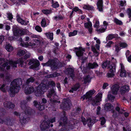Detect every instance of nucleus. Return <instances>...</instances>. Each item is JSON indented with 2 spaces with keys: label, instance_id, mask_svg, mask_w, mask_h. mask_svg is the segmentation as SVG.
<instances>
[{
  "label": "nucleus",
  "instance_id": "obj_51",
  "mask_svg": "<svg viewBox=\"0 0 131 131\" xmlns=\"http://www.w3.org/2000/svg\"><path fill=\"white\" fill-rule=\"evenodd\" d=\"M107 97L108 99L111 102L113 101V100H114V99L115 98L114 96H113L111 94L108 95L107 96Z\"/></svg>",
  "mask_w": 131,
  "mask_h": 131
},
{
  "label": "nucleus",
  "instance_id": "obj_45",
  "mask_svg": "<svg viewBox=\"0 0 131 131\" xmlns=\"http://www.w3.org/2000/svg\"><path fill=\"white\" fill-rule=\"evenodd\" d=\"M116 110L119 113L122 114L123 113V110L122 108L121 109L119 106L116 107Z\"/></svg>",
  "mask_w": 131,
  "mask_h": 131
},
{
  "label": "nucleus",
  "instance_id": "obj_57",
  "mask_svg": "<svg viewBox=\"0 0 131 131\" xmlns=\"http://www.w3.org/2000/svg\"><path fill=\"white\" fill-rule=\"evenodd\" d=\"M113 43L112 41H109L106 45V47H111V45L113 44Z\"/></svg>",
  "mask_w": 131,
  "mask_h": 131
},
{
  "label": "nucleus",
  "instance_id": "obj_10",
  "mask_svg": "<svg viewBox=\"0 0 131 131\" xmlns=\"http://www.w3.org/2000/svg\"><path fill=\"white\" fill-rule=\"evenodd\" d=\"M50 120L46 119L43 121L40 125L41 130H44L50 127Z\"/></svg>",
  "mask_w": 131,
  "mask_h": 131
},
{
  "label": "nucleus",
  "instance_id": "obj_60",
  "mask_svg": "<svg viewBox=\"0 0 131 131\" xmlns=\"http://www.w3.org/2000/svg\"><path fill=\"white\" fill-rule=\"evenodd\" d=\"M99 25V21L97 20L96 21V22L95 24L94 25V27L95 28H98Z\"/></svg>",
  "mask_w": 131,
  "mask_h": 131
},
{
  "label": "nucleus",
  "instance_id": "obj_31",
  "mask_svg": "<svg viewBox=\"0 0 131 131\" xmlns=\"http://www.w3.org/2000/svg\"><path fill=\"white\" fill-rule=\"evenodd\" d=\"M86 123H88V125L89 127L92 126L95 123L94 121L92 120L91 118H88L86 120Z\"/></svg>",
  "mask_w": 131,
  "mask_h": 131
},
{
  "label": "nucleus",
  "instance_id": "obj_41",
  "mask_svg": "<svg viewBox=\"0 0 131 131\" xmlns=\"http://www.w3.org/2000/svg\"><path fill=\"white\" fill-rule=\"evenodd\" d=\"M114 21L117 25H121L123 24V23L121 21L118 20L116 18H115L114 19Z\"/></svg>",
  "mask_w": 131,
  "mask_h": 131
},
{
  "label": "nucleus",
  "instance_id": "obj_58",
  "mask_svg": "<svg viewBox=\"0 0 131 131\" xmlns=\"http://www.w3.org/2000/svg\"><path fill=\"white\" fill-rule=\"evenodd\" d=\"M7 17L9 20L12 19L13 18V16L10 13H9L7 14Z\"/></svg>",
  "mask_w": 131,
  "mask_h": 131
},
{
  "label": "nucleus",
  "instance_id": "obj_56",
  "mask_svg": "<svg viewBox=\"0 0 131 131\" xmlns=\"http://www.w3.org/2000/svg\"><path fill=\"white\" fill-rule=\"evenodd\" d=\"M119 45L120 47L124 48L127 46V44L125 43L122 42L119 43Z\"/></svg>",
  "mask_w": 131,
  "mask_h": 131
},
{
  "label": "nucleus",
  "instance_id": "obj_18",
  "mask_svg": "<svg viewBox=\"0 0 131 131\" xmlns=\"http://www.w3.org/2000/svg\"><path fill=\"white\" fill-rule=\"evenodd\" d=\"M84 27L88 29L89 32L91 34L92 32V24L91 23L90 21L87 23H85L84 24Z\"/></svg>",
  "mask_w": 131,
  "mask_h": 131
},
{
  "label": "nucleus",
  "instance_id": "obj_25",
  "mask_svg": "<svg viewBox=\"0 0 131 131\" xmlns=\"http://www.w3.org/2000/svg\"><path fill=\"white\" fill-rule=\"evenodd\" d=\"M120 65L121 68L120 75L121 77H125L126 75V71L124 69V67L122 64H121Z\"/></svg>",
  "mask_w": 131,
  "mask_h": 131
},
{
  "label": "nucleus",
  "instance_id": "obj_36",
  "mask_svg": "<svg viewBox=\"0 0 131 131\" xmlns=\"http://www.w3.org/2000/svg\"><path fill=\"white\" fill-rule=\"evenodd\" d=\"M83 8L88 10H92L93 9V7L92 6L88 5H85L83 7Z\"/></svg>",
  "mask_w": 131,
  "mask_h": 131
},
{
  "label": "nucleus",
  "instance_id": "obj_4",
  "mask_svg": "<svg viewBox=\"0 0 131 131\" xmlns=\"http://www.w3.org/2000/svg\"><path fill=\"white\" fill-rule=\"evenodd\" d=\"M47 100L45 98L42 99V102L41 103L37 101H34L33 102L34 106L40 111L44 109V104L47 103Z\"/></svg>",
  "mask_w": 131,
  "mask_h": 131
},
{
  "label": "nucleus",
  "instance_id": "obj_40",
  "mask_svg": "<svg viewBox=\"0 0 131 131\" xmlns=\"http://www.w3.org/2000/svg\"><path fill=\"white\" fill-rule=\"evenodd\" d=\"M63 18V17L62 16L60 15L54 17V19L57 21L59 20H62Z\"/></svg>",
  "mask_w": 131,
  "mask_h": 131
},
{
  "label": "nucleus",
  "instance_id": "obj_8",
  "mask_svg": "<svg viewBox=\"0 0 131 131\" xmlns=\"http://www.w3.org/2000/svg\"><path fill=\"white\" fill-rule=\"evenodd\" d=\"M102 94L100 93L98 94L93 99L92 101V104L94 106L98 105L99 103L101 101Z\"/></svg>",
  "mask_w": 131,
  "mask_h": 131
},
{
  "label": "nucleus",
  "instance_id": "obj_21",
  "mask_svg": "<svg viewBox=\"0 0 131 131\" xmlns=\"http://www.w3.org/2000/svg\"><path fill=\"white\" fill-rule=\"evenodd\" d=\"M103 24L104 27V28H102L100 29H97L96 30L99 33H101L104 32L106 29L107 26L108 25V23L106 21H104L103 22Z\"/></svg>",
  "mask_w": 131,
  "mask_h": 131
},
{
  "label": "nucleus",
  "instance_id": "obj_17",
  "mask_svg": "<svg viewBox=\"0 0 131 131\" xmlns=\"http://www.w3.org/2000/svg\"><path fill=\"white\" fill-rule=\"evenodd\" d=\"M76 49L78 50L76 52V55L78 57L82 56L83 54V51L84 52L85 51V49L81 47L77 48Z\"/></svg>",
  "mask_w": 131,
  "mask_h": 131
},
{
  "label": "nucleus",
  "instance_id": "obj_43",
  "mask_svg": "<svg viewBox=\"0 0 131 131\" xmlns=\"http://www.w3.org/2000/svg\"><path fill=\"white\" fill-rule=\"evenodd\" d=\"M26 52V50H20L18 52L17 54L20 57L25 54Z\"/></svg>",
  "mask_w": 131,
  "mask_h": 131
},
{
  "label": "nucleus",
  "instance_id": "obj_62",
  "mask_svg": "<svg viewBox=\"0 0 131 131\" xmlns=\"http://www.w3.org/2000/svg\"><path fill=\"white\" fill-rule=\"evenodd\" d=\"M4 37L3 36H0V44H1L3 41L4 40Z\"/></svg>",
  "mask_w": 131,
  "mask_h": 131
},
{
  "label": "nucleus",
  "instance_id": "obj_42",
  "mask_svg": "<svg viewBox=\"0 0 131 131\" xmlns=\"http://www.w3.org/2000/svg\"><path fill=\"white\" fill-rule=\"evenodd\" d=\"M51 3L52 4V6L54 8H56L59 6V4H58L57 2H56L54 3V1L53 0H51Z\"/></svg>",
  "mask_w": 131,
  "mask_h": 131
},
{
  "label": "nucleus",
  "instance_id": "obj_39",
  "mask_svg": "<svg viewBox=\"0 0 131 131\" xmlns=\"http://www.w3.org/2000/svg\"><path fill=\"white\" fill-rule=\"evenodd\" d=\"M41 26L42 27H45L46 25V19L45 18H43L42 19V20L40 23Z\"/></svg>",
  "mask_w": 131,
  "mask_h": 131
},
{
  "label": "nucleus",
  "instance_id": "obj_44",
  "mask_svg": "<svg viewBox=\"0 0 131 131\" xmlns=\"http://www.w3.org/2000/svg\"><path fill=\"white\" fill-rule=\"evenodd\" d=\"M100 121L101 122V125H103L106 122L105 119L103 117L100 118Z\"/></svg>",
  "mask_w": 131,
  "mask_h": 131
},
{
  "label": "nucleus",
  "instance_id": "obj_54",
  "mask_svg": "<svg viewBox=\"0 0 131 131\" xmlns=\"http://www.w3.org/2000/svg\"><path fill=\"white\" fill-rule=\"evenodd\" d=\"M59 75V74L57 72H55L53 74H51L50 75V77H56L58 76Z\"/></svg>",
  "mask_w": 131,
  "mask_h": 131
},
{
  "label": "nucleus",
  "instance_id": "obj_1",
  "mask_svg": "<svg viewBox=\"0 0 131 131\" xmlns=\"http://www.w3.org/2000/svg\"><path fill=\"white\" fill-rule=\"evenodd\" d=\"M26 104L24 101H21L20 103L21 108L25 112V113H21L19 115L20 121L22 124H25L28 122L29 118L26 114H31L32 111L29 107L26 105Z\"/></svg>",
  "mask_w": 131,
  "mask_h": 131
},
{
  "label": "nucleus",
  "instance_id": "obj_26",
  "mask_svg": "<svg viewBox=\"0 0 131 131\" xmlns=\"http://www.w3.org/2000/svg\"><path fill=\"white\" fill-rule=\"evenodd\" d=\"M40 63L38 60L34 62V63L32 64L30 67V68L32 69H36L40 65Z\"/></svg>",
  "mask_w": 131,
  "mask_h": 131
},
{
  "label": "nucleus",
  "instance_id": "obj_46",
  "mask_svg": "<svg viewBox=\"0 0 131 131\" xmlns=\"http://www.w3.org/2000/svg\"><path fill=\"white\" fill-rule=\"evenodd\" d=\"M42 12L45 14L47 15L52 13V11L47 9L43 10H42Z\"/></svg>",
  "mask_w": 131,
  "mask_h": 131
},
{
  "label": "nucleus",
  "instance_id": "obj_12",
  "mask_svg": "<svg viewBox=\"0 0 131 131\" xmlns=\"http://www.w3.org/2000/svg\"><path fill=\"white\" fill-rule=\"evenodd\" d=\"M23 61L22 59L19 60L18 62L15 61L10 60L8 61V64H9L13 67L15 68L17 67V65L18 63L22 65L23 64Z\"/></svg>",
  "mask_w": 131,
  "mask_h": 131
},
{
  "label": "nucleus",
  "instance_id": "obj_53",
  "mask_svg": "<svg viewBox=\"0 0 131 131\" xmlns=\"http://www.w3.org/2000/svg\"><path fill=\"white\" fill-rule=\"evenodd\" d=\"M35 30L38 32H41L42 29L41 27L39 26H36L35 27Z\"/></svg>",
  "mask_w": 131,
  "mask_h": 131
},
{
  "label": "nucleus",
  "instance_id": "obj_13",
  "mask_svg": "<svg viewBox=\"0 0 131 131\" xmlns=\"http://www.w3.org/2000/svg\"><path fill=\"white\" fill-rule=\"evenodd\" d=\"M95 92V91L94 90H90L87 92L85 94L82 96V97L83 100L85 99H89L92 97Z\"/></svg>",
  "mask_w": 131,
  "mask_h": 131
},
{
  "label": "nucleus",
  "instance_id": "obj_9",
  "mask_svg": "<svg viewBox=\"0 0 131 131\" xmlns=\"http://www.w3.org/2000/svg\"><path fill=\"white\" fill-rule=\"evenodd\" d=\"M71 105V103L70 101L69 100L65 99L61 104V107L64 110H66L69 108Z\"/></svg>",
  "mask_w": 131,
  "mask_h": 131
},
{
  "label": "nucleus",
  "instance_id": "obj_47",
  "mask_svg": "<svg viewBox=\"0 0 131 131\" xmlns=\"http://www.w3.org/2000/svg\"><path fill=\"white\" fill-rule=\"evenodd\" d=\"M77 33V31L74 30L73 32H71L69 33V37L73 36L76 35Z\"/></svg>",
  "mask_w": 131,
  "mask_h": 131
},
{
  "label": "nucleus",
  "instance_id": "obj_32",
  "mask_svg": "<svg viewBox=\"0 0 131 131\" xmlns=\"http://www.w3.org/2000/svg\"><path fill=\"white\" fill-rule=\"evenodd\" d=\"M115 65L114 64H113L111 65H110L108 67L110 69V71L111 73H114L115 71Z\"/></svg>",
  "mask_w": 131,
  "mask_h": 131
},
{
  "label": "nucleus",
  "instance_id": "obj_30",
  "mask_svg": "<svg viewBox=\"0 0 131 131\" xmlns=\"http://www.w3.org/2000/svg\"><path fill=\"white\" fill-rule=\"evenodd\" d=\"M80 87V85L79 84L77 83L72 87L71 89L70 90L69 92L73 93L74 91H76Z\"/></svg>",
  "mask_w": 131,
  "mask_h": 131
},
{
  "label": "nucleus",
  "instance_id": "obj_24",
  "mask_svg": "<svg viewBox=\"0 0 131 131\" xmlns=\"http://www.w3.org/2000/svg\"><path fill=\"white\" fill-rule=\"evenodd\" d=\"M16 18L17 21L22 25H27L29 22L28 21H26L23 20L18 15L17 16Z\"/></svg>",
  "mask_w": 131,
  "mask_h": 131
},
{
  "label": "nucleus",
  "instance_id": "obj_7",
  "mask_svg": "<svg viewBox=\"0 0 131 131\" xmlns=\"http://www.w3.org/2000/svg\"><path fill=\"white\" fill-rule=\"evenodd\" d=\"M13 30L14 35L16 36L19 35L22 36L24 35L25 33V29L20 28L16 27H14Z\"/></svg>",
  "mask_w": 131,
  "mask_h": 131
},
{
  "label": "nucleus",
  "instance_id": "obj_35",
  "mask_svg": "<svg viewBox=\"0 0 131 131\" xmlns=\"http://www.w3.org/2000/svg\"><path fill=\"white\" fill-rule=\"evenodd\" d=\"M13 47L11 46L10 44H8L6 45V49L8 51L11 52L13 50Z\"/></svg>",
  "mask_w": 131,
  "mask_h": 131
},
{
  "label": "nucleus",
  "instance_id": "obj_5",
  "mask_svg": "<svg viewBox=\"0 0 131 131\" xmlns=\"http://www.w3.org/2000/svg\"><path fill=\"white\" fill-rule=\"evenodd\" d=\"M46 89V85L43 83L40 84L37 87L35 91V94L36 96L41 95L44 93L45 89Z\"/></svg>",
  "mask_w": 131,
  "mask_h": 131
},
{
  "label": "nucleus",
  "instance_id": "obj_14",
  "mask_svg": "<svg viewBox=\"0 0 131 131\" xmlns=\"http://www.w3.org/2000/svg\"><path fill=\"white\" fill-rule=\"evenodd\" d=\"M129 87L127 85H125L122 87L120 90V92L122 95H124L129 90Z\"/></svg>",
  "mask_w": 131,
  "mask_h": 131
},
{
  "label": "nucleus",
  "instance_id": "obj_15",
  "mask_svg": "<svg viewBox=\"0 0 131 131\" xmlns=\"http://www.w3.org/2000/svg\"><path fill=\"white\" fill-rule=\"evenodd\" d=\"M65 112L63 113L64 117L61 118L60 121H59V126H61L63 125H65L67 123V118L65 115Z\"/></svg>",
  "mask_w": 131,
  "mask_h": 131
},
{
  "label": "nucleus",
  "instance_id": "obj_2",
  "mask_svg": "<svg viewBox=\"0 0 131 131\" xmlns=\"http://www.w3.org/2000/svg\"><path fill=\"white\" fill-rule=\"evenodd\" d=\"M21 84V80L20 78L15 79L11 83V87L8 90L11 97L14 96L15 94L18 92L20 89V85Z\"/></svg>",
  "mask_w": 131,
  "mask_h": 131
},
{
  "label": "nucleus",
  "instance_id": "obj_55",
  "mask_svg": "<svg viewBox=\"0 0 131 131\" xmlns=\"http://www.w3.org/2000/svg\"><path fill=\"white\" fill-rule=\"evenodd\" d=\"M72 10L73 11H75V12L78 11L81 14L82 13L81 10L79 9L77 7H75L72 9Z\"/></svg>",
  "mask_w": 131,
  "mask_h": 131
},
{
  "label": "nucleus",
  "instance_id": "obj_23",
  "mask_svg": "<svg viewBox=\"0 0 131 131\" xmlns=\"http://www.w3.org/2000/svg\"><path fill=\"white\" fill-rule=\"evenodd\" d=\"M98 66V65L96 62H94L93 63H89L87 66V68L89 69H93L97 68Z\"/></svg>",
  "mask_w": 131,
  "mask_h": 131
},
{
  "label": "nucleus",
  "instance_id": "obj_16",
  "mask_svg": "<svg viewBox=\"0 0 131 131\" xmlns=\"http://www.w3.org/2000/svg\"><path fill=\"white\" fill-rule=\"evenodd\" d=\"M119 88V86L118 84H115L111 88L112 93L114 95L117 94Z\"/></svg>",
  "mask_w": 131,
  "mask_h": 131
},
{
  "label": "nucleus",
  "instance_id": "obj_6",
  "mask_svg": "<svg viewBox=\"0 0 131 131\" xmlns=\"http://www.w3.org/2000/svg\"><path fill=\"white\" fill-rule=\"evenodd\" d=\"M8 65V60L3 58H0V70H4V69L5 67L6 69H9L10 67Z\"/></svg>",
  "mask_w": 131,
  "mask_h": 131
},
{
  "label": "nucleus",
  "instance_id": "obj_20",
  "mask_svg": "<svg viewBox=\"0 0 131 131\" xmlns=\"http://www.w3.org/2000/svg\"><path fill=\"white\" fill-rule=\"evenodd\" d=\"M4 106L9 108H13L15 107V105L10 102L6 101L3 104Z\"/></svg>",
  "mask_w": 131,
  "mask_h": 131
},
{
  "label": "nucleus",
  "instance_id": "obj_22",
  "mask_svg": "<svg viewBox=\"0 0 131 131\" xmlns=\"http://www.w3.org/2000/svg\"><path fill=\"white\" fill-rule=\"evenodd\" d=\"M67 74L73 79L75 77V74L74 72V70L71 68H68L67 69Z\"/></svg>",
  "mask_w": 131,
  "mask_h": 131
},
{
  "label": "nucleus",
  "instance_id": "obj_38",
  "mask_svg": "<svg viewBox=\"0 0 131 131\" xmlns=\"http://www.w3.org/2000/svg\"><path fill=\"white\" fill-rule=\"evenodd\" d=\"M7 86L4 84L2 85L0 88V90L3 92H6L7 90Z\"/></svg>",
  "mask_w": 131,
  "mask_h": 131
},
{
  "label": "nucleus",
  "instance_id": "obj_19",
  "mask_svg": "<svg viewBox=\"0 0 131 131\" xmlns=\"http://www.w3.org/2000/svg\"><path fill=\"white\" fill-rule=\"evenodd\" d=\"M34 90L32 86H27L25 88V92L26 94H29L33 92Z\"/></svg>",
  "mask_w": 131,
  "mask_h": 131
},
{
  "label": "nucleus",
  "instance_id": "obj_48",
  "mask_svg": "<svg viewBox=\"0 0 131 131\" xmlns=\"http://www.w3.org/2000/svg\"><path fill=\"white\" fill-rule=\"evenodd\" d=\"M114 37V35L113 34H110L106 38L107 40H110L112 39Z\"/></svg>",
  "mask_w": 131,
  "mask_h": 131
},
{
  "label": "nucleus",
  "instance_id": "obj_61",
  "mask_svg": "<svg viewBox=\"0 0 131 131\" xmlns=\"http://www.w3.org/2000/svg\"><path fill=\"white\" fill-rule=\"evenodd\" d=\"M81 118L83 125H85L86 124V121L85 118L84 117H82Z\"/></svg>",
  "mask_w": 131,
  "mask_h": 131
},
{
  "label": "nucleus",
  "instance_id": "obj_52",
  "mask_svg": "<svg viewBox=\"0 0 131 131\" xmlns=\"http://www.w3.org/2000/svg\"><path fill=\"white\" fill-rule=\"evenodd\" d=\"M114 48H115V51L116 53L118 52L121 49L120 47L117 45H115L114 47Z\"/></svg>",
  "mask_w": 131,
  "mask_h": 131
},
{
  "label": "nucleus",
  "instance_id": "obj_37",
  "mask_svg": "<svg viewBox=\"0 0 131 131\" xmlns=\"http://www.w3.org/2000/svg\"><path fill=\"white\" fill-rule=\"evenodd\" d=\"M35 80L34 78L31 77L28 79L26 81V83L27 84H29L30 83H32Z\"/></svg>",
  "mask_w": 131,
  "mask_h": 131
},
{
  "label": "nucleus",
  "instance_id": "obj_63",
  "mask_svg": "<svg viewBox=\"0 0 131 131\" xmlns=\"http://www.w3.org/2000/svg\"><path fill=\"white\" fill-rule=\"evenodd\" d=\"M127 13L129 16V17H131V9L128 8L127 10Z\"/></svg>",
  "mask_w": 131,
  "mask_h": 131
},
{
  "label": "nucleus",
  "instance_id": "obj_3",
  "mask_svg": "<svg viewBox=\"0 0 131 131\" xmlns=\"http://www.w3.org/2000/svg\"><path fill=\"white\" fill-rule=\"evenodd\" d=\"M59 62L53 60H50L46 63H42L43 67L48 66L50 67L53 70H56L58 67Z\"/></svg>",
  "mask_w": 131,
  "mask_h": 131
},
{
  "label": "nucleus",
  "instance_id": "obj_27",
  "mask_svg": "<svg viewBox=\"0 0 131 131\" xmlns=\"http://www.w3.org/2000/svg\"><path fill=\"white\" fill-rule=\"evenodd\" d=\"M103 1L102 0H99L97 3V8L100 11H103Z\"/></svg>",
  "mask_w": 131,
  "mask_h": 131
},
{
  "label": "nucleus",
  "instance_id": "obj_29",
  "mask_svg": "<svg viewBox=\"0 0 131 131\" xmlns=\"http://www.w3.org/2000/svg\"><path fill=\"white\" fill-rule=\"evenodd\" d=\"M56 94L55 91L53 89L50 90L47 94V96L48 97L50 98L52 96H54Z\"/></svg>",
  "mask_w": 131,
  "mask_h": 131
},
{
  "label": "nucleus",
  "instance_id": "obj_49",
  "mask_svg": "<svg viewBox=\"0 0 131 131\" xmlns=\"http://www.w3.org/2000/svg\"><path fill=\"white\" fill-rule=\"evenodd\" d=\"M48 84L51 86L55 87L56 84L55 82L53 81H50L48 82Z\"/></svg>",
  "mask_w": 131,
  "mask_h": 131
},
{
  "label": "nucleus",
  "instance_id": "obj_50",
  "mask_svg": "<svg viewBox=\"0 0 131 131\" xmlns=\"http://www.w3.org/2000/svg\"><path fill=\"white\" fill-rule=\"evenodd\" d=\"M109 61H106L103 63L102 64V67L103 68H106L108 65Z\"/></svg>",
  "mask_w": 131,
  "mask_h": 131
},
{
  "label": "nucleus",
  "instance_id": "obj_34",
  "mask_svg": "<svg viewBox=\"0 0 131 131\" xmlns=\"http://www.w3.org/2000/svg\"><path fill=\"white\" fill-rule=\"evenodd\" d=\"M48 38L50 39L51 40H52L53 38V34L52 32H49L45 33Z\"/></svg>",
  "mask_w": 131,
  "mask_h": 131
},
{
  "label": "nucleus",
  "instance_id": "obj_64",
  "mask_svg": "<svg viewBox=\"0 0 131 131\" xmlns=\"http://www.w3.org/2000/svg\"><path fill=\"white\" fill-rule=\"evenodd\" d=\"M37 60L32 59L30 60L29 62L28 63V64L29 65H30L32 64H33L34 63V62L36 61Z\"/></svg>",
  "mask_w": 131,
  "mask_h": 131
},
{
  "label": "nucleus",
  "instance_id": "obj_59",
  "mask_svg": "<svg viewBox=\"0 0 131 131\" xmlns=\"http://www.w3.org/2000/svg\"><path fill=\"white\" fill-rule=\"evenodd\" d=\"M114 73H108L107 74V76L109 78L113 77L114 76Z\"/></svg>",
  "mask_w": 131,
  "mask_h": 131
},
{
  "label": "nucleus",
  "instance_id": "obj_28",
  "mask_svg": "<svg viewBox=\"0 0 131 131\" xmlns=\"http://www.w3.org/2000/svg\"><path fill=\"white\" fill-rule=\"evenodd\" d=\"M104 109L106 111H111L112 108V106L111 104L109 103L106 104L104 107Z\"/></svg>",
  "mask_w": 131,
  "mask_h": 131
},
{
  "label": "nucleus",
  "instance_id": "obj_11",
  "mask_svg": "<svg viewBox=\"0 0 131 131\" xmlns=\"http://www.w3.org/2000/svg\"><path fill=\"white\" fill-rule=\"evenodd\" d=\"M4 123L7 125L10 126H11L13 124V123L8 116L5 117L3 119L0 118V123L3 124Z\"/></svg>",
  "mask_w": 131,
  "mask_h": 131
},
{
  "label": "nucleus",
  "instance_id": "obj_33",
  "mask_svg": "<svg viewBox=\"0 0 131 131\" xmlns=\"http://www.w3.org/2000/svg\"><path fill=\"white\" fill-rule=\"evenodd\" d=\"M91 79L89 75L86 76L84 78V83L86 84L88 82H89L91 81Z\"/></svg>",
  "mask_w": 131,
  "mask_h": 131
}]
</instances>
